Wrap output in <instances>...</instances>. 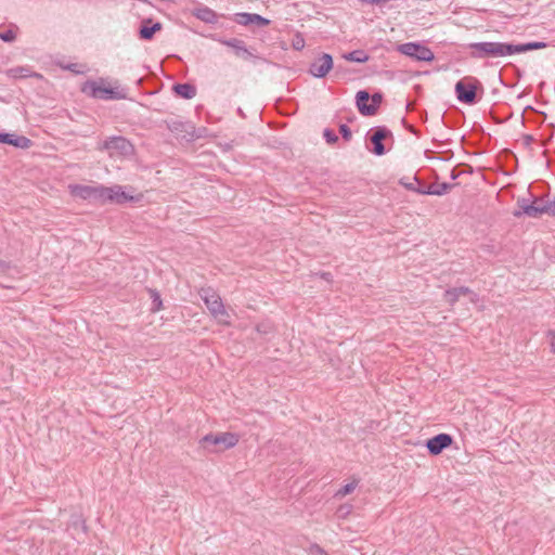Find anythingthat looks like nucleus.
I'll return each instance as SVG.
<instances>
[{
	"label": "nucleus",
	"instance_id": "1",
	"mask_svg": "<svg viewBox=\"0 0 555 555\" xmlns=\"http://www.w3.org/2000/svg\"><path fill=\"white\" fill-rule=\"evenodd\" d=\"M81 92L93 99L125 100L128 91L125 88L104 86V80H87L81 87Z\"/></svg>",
	"mask_w": 555,
	"mask_h": 555
},
{
	"label": "nucleus",
	"instance_id": "2",
	"mask_svg": "<svg viewBox=\"0 0 555 555\" xmlns=\"http://www.w3.org/2000/svg\"><path fill=\"white\" fill-rule=\"evenodd\" d=\"M473 59H495L504 57L511 54V42H474L467 47Z\"/></svg>",
	"mask_w": 555,
	"mask_h": 555
},
{
	"label": "nucleus",
	"instance_id": "3",
	"mask_svg": "<svg viewBox=\"0 0 555 555\" xmlns=\"http://www.w3.org/2000/svg\"><path fill=\"white\" fill-rule=\"evenodd\" d=\"M238 442V436L234 433L207 434L199 440V444L208 452H222L235 447Z\"/></svg>",
	"mask_w": 555,
	"mask_h": 555
},
{
	"label": "nucleus",
	"instance_id": "4",
	"mask_svg": "<svg viewBox=\"0 0 555 555\" xmlns=\"http://www.w3.org/2000/svg\"><path fill=\"white\" fill-rule=\"evenodd\" d=\"M198 294L212 317L217 319L219 323L229 325L230 322L227 320L229 313L223 306L221 297L215 289L211 287H202Z\"/></svg>",
	"mask_w": 555,
	"mask_h": 555
},
{
	"label": "nucleus",
	"instance_id": "5",
	"mask_svg": "<svg viewBox=\"0 0 555 555\" xmlns=\"http://www.w3.org/2000/svg\"><path fill=\"white\" fill-rule=\"evenodd\" d=\"M544 214L555 217V199L546 202L543 206H535L527 198H518L517 209L513 211L515 218H520L524 215L530 218H540Z\"/></svg>",
	"mask_w": 555,
	"mask_h": 555
},
{
	"label": "nucleus",
	"instance_id": "6",
	"mask_svg": "<svg viewBox=\"0 0 555 555\" xmlns=\"http://www.w3.org/2000/svg\"><path fill=\"white\" fill-rule=\"evenodd\" d=\"M477 90H483L481 82L475 77H465L455 83L454 91L461 103L473 105L477 103Z\"/></svg>",
	"mask_w": 555,
	"mask_h": 555
},
{
	"label": "nucleus",
	"instance_id": "7",
	"mask_svg": "<svg viewBox=\"0 0 555 555\" xmlns=\"http://www.w3.org/2000/svg\"><path fill=\"white\" fill-rule=\"evenodd\" d=\"M384 95L382 92L370 94L367 90H360L356 94V106L362 116L369 117L377 114Z\"/></svg>",
	"mask_w": 555,
	"mask_h": 555
},
{
	"label": "nucleus",
	"instance_id": "8",
	"mask_svg": "<svg viewBox=\"0 0 555 555\" xmlns=\"http://www.w3.org/2000/svg\"><path fill=\"white\" fill-rule=\"evenodd\" d=\"M211 38L214 40L220 42L223 46L232 48L234 50V54L244 61L262 60V57H260L258 54H256V49L247 48L245 41L242 39H237V38L225 39V38H220L217 35H214Z\"/></svg>",
	"mask_w": 555,
	"mask_h": 555
},
{
	"label": "nucleus",
	"instance_id": "9",
	"mask_svg": "<svg viewBox=\"0 0 555 555\" xmlns=\"http://www.w3.org/2000/svg\"><path fill=\"white\" fill-rule=\"evenodd\" d=\"M397 50L416 61L430 62L435 59L433 51L420 42H405L397 47Z\"/></svg>",
	"mask_w": 555,
	"mask_h": 555
},
{
	"label": "nucleus",
	"instance_id": "10",
	"mask_svg": "<svg viewBox=\"0 0 555 555\" xmlns=\"http://www.w3.org/2000/svg\"><path fill=\"white\" fill-rule=\"evenodd\" d=\"M392 137L391 131L385 126H377L367 132V140L373 144L371 152L376 156H382L386 153L383 140Z\"/></svg>",
	"mask_w": 555,
	"mask_h": 555
},
{
	"label": "nucleus",
	"instance_id": "11",
	"mask_svg": "<svg viewBox=\"0 0 555 555\" xmlns=\"http://www.w3.org/2000/svg\"><path fill=\"white\" fill-rule=\"evenodd\" d=\"M334 67L333 57L322 53L309 67V73L315 78H324Z\"/></svg>",
	"mask_w": 555,
	"mask_h": 555
},
{
	"label": "nucleus",
	"instance_id": "12",
	"mask_svg": "<svg viewBox=\"0 0 555 555\" xmlns=\"http://www.w3.org/2000/svg\"><path fill=\"white\" fill-rule=\"evenodd\" d=\"M453 437L449 434H438L426 441V448L430 455H439L443 450L451 447Z\"/></svg>",
	"mask_w": 555,
	"mask_h": 555
},
{
	"label": "nucleus",
	"instance_id": "13",
	"mask_svg": "<svg viewBox=\"0 0 555 555\" xmlns=\"http://www.w3.org/2000/svg\"><path fill=\"white\" fill-rule=\"evenodd\" d=\"M103 150L118 151L121 155H129L133 152V145L124 137L115 135L107 138L102 145Z\"/></svg>",
	"mask_w": 555,
	"mask_h": 555
},
{
	"label": "nucleus",
	"instance_id": "14",
	"mask_svg": "<svg viewBox=\"0 0 555 555\" xmlns=\"http://www.w3.org/2000/svg\"><path fill=\"white\" fill-rule=\"evenodd\" d=\"M67 531L75 540H79L82 535L88 533V526L81 513H73L67 524Z\"/></svg>",
	"mask_w": 555,
	"mask_h": 555
},
{
	"label": "nucleus",
	"instance_id": "15",
	"mask_svg": "<svg viewBox=\"0 0 555 555\" xmlns=\"http://www.w3.org/2000/svg\"><path fill=\"white\" fill-rule=\"evenodd\" d=\"M456 184H451L448 182H442L438 184H431L427 186H420V188H413L412 185H406L409 188V191L415 192L417 194L422 195H444L449 191H451L452 188H454Z\"/></svg>",
	"mask_w": 555,
	"mask_h": 555
},
{
	"label": "nucleus",
	"instance_id": "16",
	"mask_svg": "<svg viewBox=\"0 0 555 555\" xmlns=\"http://www.w3.org/2000/svg\"><path fill=\"white\" fill-rule=\"evenodd\" d=\"M470 295V301L476 302L478 300V296L470 288L466 286L453 287L449 288L444 293V299L450 306H454L461 296Z\"/></svg>",
	"mask_w": 555,
	"mask_h": 555
},
{
	"label": "nucleus",
	"instance_id": "17",
	"mask_svg": "<svg viewBox=\"0 0 555 555\" xmlns=\"http://www.w3.org/2000/svg\"><path fill=\"white\" fill-rule=\"evenodd\" d=\"M163 25L159 22H153L152 18H144L139 28V38L142 40H152Z\"/></svg>",
	"mask_w": 555,
	"mask_h": 555
},
{
	"label": "nucleus",
	"instance_id": "18",
	"mask_svg": "<svg viewBox=\"0 0 555 555\" xmlns=\"http://www.w3.org/2000/svg\"><path fill=\"white\" fill-rule=\"evenodd\" d=\"M0 143L9 144L23 150L29 149L33 145V141L27 137L5 132H2Z\"/></svg>",
	"mask_w": 555,
	"mask_h": 555
},
{
	"label": "nucleus",
	"instance_id": "19",
	"mask_svg": "<svg viewBox=\"0 0 555 555\" xmlns=\"http://www.w3.org/2000/svg\"><path fill=\"white\" fill-rule=\"evenodd\" d=\"M73 193L82 199L100 201L102 192H101V185H99V186L75 185L73 189Z\"/></svg>",
	"mask_w": 555,
	"mask_h": 555
},
{
	"label": "nucleus",
	"instance_id": "20",
	"mask_svg": "<svg viewBox=\"0 0 555 555\" xmlns=\"http://www.w3.org/2000/svg\"><path fill=\"white\" fill-rule=\"evenodd\" d=\"M167 128L177 134H192L194 131V126L188 121H181L177 119L166 120Z\"/></svg>",
	"mask_w": 555,
	"mask_h": 555
},
{
	"label": "nucleus",
	"instance_id": "21",
	"mask_svg": "<svg viewBox=\"0 0 555 555\" xmlns=\"http://www.w3.org/2000/svg\"><path fill=\"white\" fill-rule=\"evenodd\" d=\"M547 47V43L544 42V41H531V42H526V43H512L511 42V54H516V53H525V52H528V51H533V50H540V49H544Z\"/></svg>",
	"mask_w": 555,
	"mask_h": 555
},
{
	"label": "nucleus",
	"instance_id": "22",
	"mask_svg": "<svg viewBox=\"0 0 555 555\" xmlns=\"http://www.w3.org/2000/svg\"><path fill=\"white\" fill-rule=\"evenodd\" d=\"M193 15L199 21L207 24H215L218 22V14L208 7L202 5L193 11Z\"/></svg>",
	"mask_w": 555,
	"mask_h": 555
},
{
	"label": "nucleus",
	"instance_id": "23",
	"mask_svg": "<svg viewBox=\"0 0 555 555\" xmlns=\"http://www.w3.org/2000/svg\"><path fill=\"white\" fill-rule=\"evenodd\" d=\"M172 90L178 96L185 100H191L196 95V87L190 82L175 83Z\"/></svg>",
	"mask_w": 555,
	"mask_h": 555
},
{
	"label": "nucleus",
	"instance_id": "24",
	"mask_svg": "<svg viewBox=\"0 0 555 555\" xmlns=\"http://www.w3.org/2000/svg\"><path fill=\"white\" fill-rule=\"evenodd\" d=\"M121 185L104 186L101 185V202L102 203H116L120 193Z\"/></svg>",
	"mask_w": 555,
	"mask_h": 555
},
{
	"label": "nucleus",
	"instance_id": "25",
	"mask_svg": "<svg viewBox=\"0 0 555 555\" xmlns=\"http://www.w3.org/2000/svg\"><path fill=\"white\" fill-rule=\"evenodd\" d=\"M9 75L13 78H27V77H36L38 79L42 78V75L36 72H31L29 67L16 66L9 69Z\"/></svg>",
	"mask_w": 555,
	"mask_h": 555
},
{
	"label": "nucleus",
	"instance_id": "26",
	"mask_svg": "<svg viewBox=\"0 0 555 555\" xmlns=\"http://www.w3.org/2000/svg\"><path fill=\"white\" fill-rule=\"evenodd\" d=\"M346 61L354 63H365L370 60V55L364 50H353L343 54Z\"/></svg>",
	"mask_w": 555,
	"mask_h": 555
},
{
	"label": "nucleus",
	"instance_id": "27",
	"mask_svg": "<svg viewBox=\"0 0 555 555\" xmlns=\"http://www.w3.org/2000/svg\"><path fill=\"white\" fill-rule=\"evenodd\" d=\"M474 171L473 167L470 165H467V164H459L457 166H455L452 170H451V173H450V178L452 180H456L460 176L464 175V173H468V175H472Z\"/></svg>",
	"mask_w": 555,
	"mask_h": 555
},
{
	"label": "nucleus",
	"instance_id": "28",
	"mask_svg": "<svg viewBox=\"0 0 555 555\" xmlns=\"http://www.w3.org/2000/svg\"><path fill=\"white\" fill-rule=\"evenodd\" d=\"M149 293H150V297L152 299L151 311L157 312V311L162 310L163 309V300L160 298V294L156 289H153V288H150Z\"/></svg>",
	"mask_w": 555,
	"mask_h": 555
},
{
	"label": "nucleus",
	"instance_id": "29",
	"mask_svg": "<svg viewBox=\"0 0 555 555\" xmlns=\"http://www.w3.org/2000/svg\"><path fill=\"white\" fill-rule=\"evenodd\" d=\"M235 22L240 25H244V26H247V25H250L251 24V20H253V13H237L235 14Z\"/></svg>",
	"mask_w": 555,
	"mask_h": 555
},
{
	"label": "nucleus",
	"instance_id": "30",
	"mask_svg": "<svg viewBox=\"0 0 555 555\" xmlns=\"http://www.w3.org/2000/svg\"><path fill=\"white\" fill-rule=\"evenodd\" d=\"M0 39L4 42H13L16 39V31L14 28L0 30Z\"/></svg>",
	"mask_w": 555,
	"mask_h": 555
},
{
	"label": "nucleus",
	"instance_id": "31",
	"mask_svg": "<svg viewBox=\"0 0 555 555\" xmlns=\"http://www.w3.org/2000/svg\"><path fill=\"white\" fill-rule=\"evenodd\" d=\"M323 137L327 144L332 145L338 142V135L330 128L324 129Z\"/></svg>",
	"mask_w": 555,
	"mask_h": 555
},
{
	"label": "nucleus",
	"instance_id": "32",
	"mask_svg": "<svg viewBox=\"0 0 555 555\" xmlns=\"http://www.w3.org/2000/svg\"><path fill=\"white\" fill-rule=\"evenodd\" d=\"M134 201H139V197H134L132 195H129L127 194L122 189L120 190V193L118 195V201L116 202V204H125V203H128V202H134Z\"/></svg>",
	"mask_w": 555,
	"mask_h": 555
},
{
	"label": "nucleus",
	"instance_id": "33",
	"mask_svg": "<svg viewBox=\"0 0 555 555\" xmlns=\"http://www.w3.org/2000/svg\"><path fill=\"white\" fill-rule=\"evenodd\" d=\"M251 24H256L259 27H263V26H268L270 24V20H268L259 14L253 13Z\"/></svg>",
	"mask_w": 555,
	"mask_h": 555
},
{
	"label": "nucleus",
	"instance_id": "34",
	"mask_svg": "<svg viewBox=\"0 0 555 555\" xmlns=\"http://www.w3.org/2000/svg\"><path fill=\"white\" fill-rule=\"evenodd\" d=\"M339 133L341 138L347 142H349L352 138L351 129L346 124L339 125Z\"/></svg>",
	"mask_w": 555,
	"mask_h": 555
},
{
	"label": "nucleus",
	"instance_id": "35",
	"mask_svg": "<svg viewBox=\"0 0 555 555\" xmlns=\"http://www.w3.org/2000/svg\"><path fill=\"white\" fill-rule=\"evenodd\" d=\"M357 487V481H352L349 483H346L343 488H340L337 492L339 495H347L350 494Z\"/></svg>",
	"mask_w": 555,
	"mask_h": 555
},
{
	"label": "nucleus",
	"instance_id": "36",
	"mask_svg": "<svg viewBox=\"0 0 555 555\" xmlns=\"http://www.w3.org/2000/svg\"><path fill=\"white\" fill-rule=\"evenodd\" d=\"M413 180L416 182V183H413V182H406L404 181V179H400L399 183L404 186L406 190H409V188L406 185H412L413 188H420V186H426L424 183L421 182V180L417 178V176H414Z\"/></svg>",
	"mask_w": 555,
	"mask_h": 555
},
{
	"label": "nucleus",
	"instance_id": "37",
	"mask_svg": "<svg viewBox=\"0 0 555 555\" xmlns=\"http://www.w3.org/2000/svg\"><path fill=\"white\" fill-rule=\"evenodd\" d=\"M309 553L311 555H328L320 545L312 544L310 546Z\"/></svg>",
	"mask_w": 555,
	"mask_h": 555
},
{
	"label": "nucleus",
	"instance_id": "38",
	"mask_svg": "<svg viewBox=\"0 0 555 555\" xmlns=\"http://www.w3.org/2000/svg\"><path fill=\"white\" fill-rule=\"evenodd\" d=\"M293 47L295 50H301L304 47H305V40L304 38L301 37H297L294 41H293Z\"/></svg>",
	"mask_w": 555,
	"mask_h": 555
},
{
	"label": "nucleus",
	"instance_id": "39",
	"mask_svg": "<svg viewBox=\"0 0 555 555\" xmlns=\"http://www.w3.org/2000/svg\"><path fill=\"white\" fill-rule=\"evenodd\" d=\"M525 111H531V112H533V113H537V114L541 115V117H542L541 122H543V121L546 119V114H545L544 112H539V111L534 109V108H533L532 106H530V105H529V106H527V107L525 108Z\"/></svg>",
	"mask_w": 555,
	"mask_h": 555
},
{
	"label": "nucleus",
	"instance_id": "40",
	"mask_svg": "<svg viewBox=\"0 0 555 555\" xmlns=\"http://www.w3.org/2000/svg\"><path fill=\"white\" fill-rule=\"evenodd\" d=\"M522 141L526 146H530L531 143L534 141V138L531 134H525L522 137Z\"/></svg>",
	"mask_w": 555,
	"mask_h": 555
},
{
	"label": "nucleus",
	"instance_id": "41",
	"mask_svg": "<svg viewBox=\"0 0 555 555\" xmlns=\"http://www.w3.org/2000/svg\"><path fill=\"white\" fill-rule=\"evenodd\" d=\"M319 275L321 279L325 280L326 282L333 281V275L330 272H321V273H319Z\"/></svg>",
	"mask_w": 555,
	"mask_h": 555
},
{
	"label": "nucleus",
	"instance_id": "42",
	"mask_svg": "<svg viewBox=\"0 0 555 555\" xmlns=\"http://www.w3.org/2000/svg\"><path fill=\"white\" fill-rule=\"evenodd\" d=\"M550 335L552 336L551 347H552L553 351L555 352V331L551 332Z\"/></svg>",
	"mask_w": 555,
	"mask_h": 555
},
{
	"label": "nucleus",
	"instance_id": "43",
	"mask_svg": "<svg viewBox=\"0 0 555 555\" xmlns=\"http://www.w3.org/2000/svg\"><path fill=\"white\" fill-rule=\"evenodd\" d=\"M9 268V264L5 261L0 260V270H5Z\"/></svg>",
	"mask_w": 555,
	"mask_h": 555
},
{
	"label": "nucleus",
	"instance_id": "44",
	"mask_svg": "<svg viewBox=\"0 0 555 555\" xmlns=\"http://www.w3.org/2000/svg\"><path fill=\"white\" fill-rule=\"evenodd\" d=\"M539 202H542V198H534L532 203H534L535 206H541Z\"/></svg>",
	"mask_w": 555,
	"mask_h": 555
}]
</instances>
